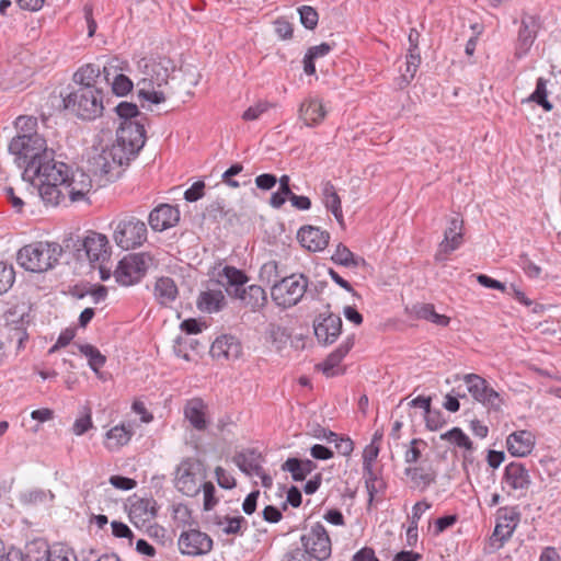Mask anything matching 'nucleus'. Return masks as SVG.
<instances>
[{"mask_svg":"<svg viewBox=\"0 0 561 561\" xmlns=\"http://www.w3.org/2000/svg\"><path fill=\"white\" fill-rule=\"evenodd\" d=\"M62 254V248L56 242H34L24 245L18 252L20 265L33 273H43L53 268Z\"/></svg>","mask_w":561,"mask_h":561,"instance_id":"3","label":"nucleus"},{"mask_svg":"<svg viewBox=\"0 0 561 561\" xmlns=\"http://www.w3.org/2000/svg\"><path fill=\"white\" fill-rule=\"evenodd\" d=\"M133 89V82L131 80L123 75L117 73L114 76L113 82H112V91L118 96H124L127 93H129Z\"/></svg>","mask_w":561,"mask_h":561,"instance_id":"50","label":"nucleus"},{"mask_svg":"<svg viewBox=\"0 0 561 561\" xmlns=\"http://www.w3.org/2000/svg\"><path fill=\"white\" fill-rule=\"evenodd\" d=\"M224 305L225 296L220 289L202 291L197 300L198 309L209 313L219 311Z\"/></svg>","mask_w":561,"mask_h":561,"instance_id":"35","label":"nucleus"},{"mask_svg":"<svg viewBox=\"0 0 561 561\" xmlns=\"http://www.w3.org/2000/svg\"><path fill=\"white\" fill-rule=\"evenodd\" d=\"M298 11L301 24L308 30H313L317 26L319 20V15L316 9L309 5H302Z\"/></svg>","mask_w":561,"mask_h":561,"instance_id":"51","label":"nucleus"},{"mask_svg":"<svg viewBox=\"0 0 561 561\" xmlns=\"http://www.w3.org/2000/svg\"><path fill=\"white\" fill-rule=\"evenodd\" d=\"M440 439L447 440L450 444L467 450L472 449V442L459 427H454L450 431L442 434Z\"/></svg>","mask_w":561,"mask_h":561,"instance_id":"44","label":"nucleus"},{"mask_svg":"<svg viewBox=\"0 0 561 561\" xmlns=\"http://www.w3.org/2000/svg\"><path fill=\"white\" fill-rule=\"evenodd\" d=\"M523 31L528 35H537L541 30V21L539 16L533 14H524L522 19Z\"/></svg>","mask_w":561,"mask_h":561,"instance_id":"55","label":"nucleus"},{"mask_svg":"<svg viewBox=\"0 0 561 561\" xmlns=\"http://www.w3.org/2000/svg\"><path fill=\"white\" fill-rule=\"evenodd\" d=\"M178 547L182 554L204 556L211 551L213 539L197 529L183 530L178 539Z\"/></svg>","mask_w":561,"mask_h":561,"instance_id":"15","label":"nucleus"},{"mask_svg":"<svg viewBox=\"0 0 561 561\" xmlns=\"http://www.w3.org/2000/svg\"><path fill=\"white\" fill-rule=\"evenodd\" d=\"M15 279V272L13 266L0 262V295L7 293L13 285Z\"/></svg>","mask_w":561,"mask_h":561,"instance_id":"48","label":"nucleus"},{"mask_svg":"<svg viewBox=\"0 0 561 561\" xmlns=\"http://www.w3.org/2000/svg\"><path fill=\"white\" fill-rule=\"evenodd\" d=\"M419 445H426L422 439H412L410 443V448L404 454V460L407 463H416L421 458V450Z\"/></svg>","mask_w":561,"mask_h":561,"instance_id":"60","label":"nucleus"},{"mask_svg":"<svg viewBox=\"0 0 561 561\" xmlns=\"http://www.w3.org/2000/svg\"><path fill=\"white\" fill-rule=\"evenodd\" d=\"M79 350L88 358L90 368L94 373L99 374L100 368H102L106 363L105 355L91 344L79 345Z\"/></svg>","mask_w":561,"mask_h":561,"instance_id":"42","label":"nucleus"},{"mask_svg":"<svg viewBox=\"0 0 561 561\" xmlns=\"http://www.w3.org/2000/svg\"><path fill=\"white\" fill-rule=\"evenodd\" d=\"M154 296L160 305L167 306L178 296V287L171 277H160L154 285Z\"/></svg>","mask_w":561,"mask_h":561,"instance_id":"36","label":"nucleus"},{"mask_svg":"<svg viewBox=\"0 0 561 561\" xmlns=\"http://www.w3.org/2000/svg\"><path fill=\"white\" fill-rule=\"evenodd\" d=\"M202 486L204 491V510L210 511L217 504V499L215 497L216 489L211 482H205Z\"/></svg>","mask_w":561,"mask_h":561,"instance_id":"62","label":"nucleus"},{"mask_svg":"<svg viewBox=\"0 0 561 561\" xmlns=\"http://www.w3.org/2000/svg\"><path fill=\"white\" fill-rule=\"evenodd\" d=\"M206 411V403L199 398H194L186 402L184 416L195 430L205 431L208 425Z\"/></svg>","mask_w":561,"mask_h":561,"instance_id":"29","label":"nucleus"},{"mask_svg":"<svg viewBox=\"0 0 561 561\" xmlns=\"http://www.w3.org/2000/svg\"><path fill=\"white\" fill-rule=\"evenodd\" d=\"M502 483L507 485L510 491L516 492L517 496H524L531 484V478L523 463L513 461L505 467Z\"/></svg>","mask_w":561,"mask_h":561,"instance_id":"19","label":"nucleus"},{"mask_svg":"<svg viewBox=\"0 0 561 561\" xmlns=\"http://www.w3.org/2000/svg\"><path fill=\"white\" fill-rule=\"evenodd\" d=\"M508 453L515 457L529 455L535 447V436L531 432L522 430L510 434L506 438Z\"/></svg>","mask_w":561,"mask_h":561,"instance_id":"27","label":"nucleus"},{"mask_svg":"<svg viewBox=\"0 0 561 561\" xmlns=\"http://www.w3.org/2000/svg\"><path fill=\"white\" fill-rule=\"evenodd\" d=\"M354 335L348 336L335 351H333L327 359L321 364V369L327 377H333L336 371L335 368L340 365L342 359L347 355L354 346Z\"/></svg>","mask_w":561,"mask_h":561,"instance_id":"32","label":"nucleus"},{"mask_svg":"<svg viewBox=\"0 0 561 561\" xmlns=\"http://www.w3.org/2000/svg\"><path fill=\"white\" fill-rule=\"evenodd\" d=\"M518 265L531 278L539 277L541 273V268L538 265H536L525 253L519 255Z\"/></svg>","mask_w":561,"mask_h":561,"instance_id":"57","label":"nucleus"},{"mask_svg":"<svg viewBox=\"0 0 561 561\" xmlns=\"http://www.w3.org/2000/svg\"><path fill=\"white\" fill-rule=\"evenodd\" d=\"M243 170V165L240 163L232 164L228 170H226L222 174V182H225L230 187L237 188L240 186V183L232 178L241 173Z\"/></svg>","mask_w":561,"mask_h":561,"instance_id":"63","label":"nucleus"},{"mask_svg":"<svg viewBox=\"0 0 561 561\" xmlns=\"http://www.w3.org/2000/svg\"><path fill=\"white\" fill-rule=\"evenodd\" d=\"M152 262V256L147 252L128 254L118 262L114 277L123 286L134 285L146 275Z\"/></svg>","mask_w":561,"mask_h":561,"instance_id":"8","label":"nucleus"},{"mask_svg":"<svg viewBox=\"0 0 561 561\" xmlns=\"http://www.w3.org/2000/svg\"><path fill=\"white\" fill-rule=\"evenodd\" d=\"M317 469V465L310 459L288 458L283 465L282 470L290 472L295 481H304L306 477Z\"/></svg>","mask_w":561,"mask_h":561,"instance_id":"34","label":"nucleus"},{"mask_svg":"<svg viewBox=\"0 0 561 561\" xmlns=\"http://www.w3.org/2000/svg\"><path fill=\"white\" fill-rule=\"evenodd\" d=\"M62 102L66 110L83 121H94L104 111V93L99 87H77Z\"/></svg>","mask_w":561,"mask_h":561,"instance_id":"2","label":"nucleus"},{"mask_svg":"<svg viewBox=\"0 0 561 561\" xmlns=\"http://www.w3.org/2000/svg\"><path fill=\"white\" fill-rule=\"evenodd\" d=\"M463 221L458 218H451L448 228L445 230L444 240L439 243V250L436 260H443L442 255L449 254L457 250L463 242L462 232Z\"/></svg>","mask_w":561,"mask_h":561,"instance_id":"23","label":"nucleus"},{"mask_svg":"<svg viewBox=\"0 0 561 561\" xmlns=\"http://www.w3.org/2000/svg\"><path fill=\"white\" fill-rule=\"evenodd\" d=\"M259 277L261 282L266 284H275L278 282V278L280 277L278 272V263L274 260L264 263L261 266Z\"/></svg>","mask_w":561,"mask_h":561,"instance_id":"47","label":"nucleus"},{"mask_svg":"<svg viewBox=\"0 0 561 561\" xmlns=\"http://www.w3.org/2000/svg\"><path fill=\"white\" fill-rule=\"evenodd\" d=\"M234 295L240 299L243 307L252 312H257L267 304L265 290L259 285L234 288Z\"/></svg>","mask_w":561,"mask_h":561,"instance_id":"26","label":"nucleus"},{"mask_svg":"<svg viewBox=\"0 0 561 561\" xmlns=\"http://www.w3.org/2000/svg\"><path fill=\"white\" fill-rule=\"evenodd\" d=\"M221 275L225 276L229 285L236 286V288L242 287L248 280L247 275L233 266H225Z\"/></svg>","mask_w":561,"mask_h":561,"instance_id":"49","label":"nucleus"},{"mask_svg":"<svg viewBox=\"0 0 561 561\" xmlns=\"http://www.w3.org/2000/svg\"><path fill=\"white\" fill-rule=\"evenodd\" d=\"M28 71H16L15 69H9L4 72L0 81V87L4 90L14 89L22 85L28 78Z\"/></svg>","mask_w":561,"mask_h":561,"instance_id":"43","label":"nucleus"},{"mask_svg":"<svg viewBox=\"0 0 561 561\" xmlns=\"http://www.w3.org/2000/svg\"><path fill=\"white\" fill-rule=\"evenodd\" d=\"M9 152L14 156L19 168H23V176L34 178L46 172L54 160V151L47 148L46 140L38 134H19L9 144Z\"/></svg>","mask_w":561,"mask_h":561,"instance_id":"1","label":"nucleus"},{"mask_svg":"<svg viewBox=\"0 0 561 561\" xmlns=\"http://www.w3.org/2000/svg\"><path fill=\"white\" fill-rule=\"evenodd\" d=\"M412 310L417 319L430 321L439 327H447L449 324L450 319L447 316L437 313L432 304H416Z\"/></svg>","mask_w":561,"mask_h":561,"instance_id":"38","label":"nucleus"},{"mask_svg":"<svg viewBox=\"0 0 561 561\" xmlns=\"http://www.w3.org/2000/svg\"><path fill=\"white\" fill-rule=\"evenodd\" d=\"M425 422L427 428L431 431H437L445 424V420L440 411L432 409L425 414Z\"/></svg>","mask_w":561,"mask_h":561,"instance_id":"61","label":"nucleus"},{"mask_svg":"<svg viewBox=\"0 0 561 561\" xmlns=\"http://www.w3.org/2000/svg\"><path fill=\"white\" fill-rule=\"evenodd\" d=\"M46 552H49L50 561H78L73 549L61 542L48 547Z\"/></svg>","mask_w":561,"mask_h":561,"instance_id":"45","label":"nucleus"},{"mask_svg":"<svg viewBox=\"0 0 561 561\" xmlns=\"http://www.w3.org/2000/svg\"><path fill=\"white\" fill-rule=\"evenodd\" d=\"M146 142V130L142 124L135 121H123L116 130V140L113 145H118L123 150V156L131 161L139 153Z\"/></svg>","mask_w":561,"mask_h":561,"instance_id":"9","label":"nucleus"},{"mask_svg":"<svg viewBox=\"0 0 561 561\" xmlns=\"http://www.w3.org/2000/svg\"><path fill=\"white\" fill-rule=\"evenodd\" d=\"M210 354L217 359L234 360L242 354L240 341L232 335H222L217 337L211 346Z\"/></svg>","mask_w":561,"mask_h":561,"instance_id":"22","label":"nucleus"},{"mask_svg":"<svg viewBox=\"0 0 561 561\" xmlns=\"http://www.w3.org/2000/svg\"><path fill=\"white\" fill-rule=\"evenodd\" d=\"M65 183L62 187L71 202H80L87 198L92 188V180L89 174L80 169L70 170L67 165Z\"/></svg>","mask_w":561,"mask_h":561,"instance_id":"18","label":"nucleus"},{"mask_svg":"<svg viewBox=\"0 0 561 561\" xmlns=\"http://www.w3.org/2000/svg\"><path fill=\"white\" fill-rule=\"evenodd\" d=\"M342 319L332 312L320 313L313 321V331L318 342L322 345L334 343L342 332Z\"/></svg>","mask_w":561,"mask_h":561,"instance_id":"17","label":"nucleus"},{"mask_svg":"<svg viewBox=\"0 0 561 561\" xmlns=\"http://www.w3.org/2000/svg\"><path fill=\"white\" fill-rule=\"evenodd\" d=\"M3 334L7 343L14 346L15 353L24 350L28 340L26 327L30 323L28 307L25 304L9 308L3 314Z\"/></svg>","mask_w":561,"mask_h":561,"instance_id":"5","label":"nucleus"},{"mask_svg":"<svg viewBox=\"0 0 561 561\" xmlns=\"http://www.w3.org/2000/svg\"><path fill=\"white\" fill-rule=\"evenodd\" d=\"M520 519V513L514 507H501L497 511L496 524L492 537L502 547L513 536Z\"/></svg>","mask_w":561,"mask_h":561,"instance_id":"20","label":"nucleus"},{"mask_svg":"<svg viewBox=\"0 0 561 561\" xmlns=\"http://www.w3.org/2000/svg\"><path fill=\"white\" fill-rule=\"evenodd\" d=\"M139 99L146 100L152 104H160L165 101V95L161 91L154 90V87L139 85Z\"/></svg>","mask_w":561,"mask_h":561,"instance_id":"52","label":"nucleus"},{"mask_svg":"<svg viewBox=\"0 0 561 561\" xmlns=\"http://www.w3.org/2000/svg\"><path fill=\"white\" fill-rule=\"evenodd\" d=\"M331 260L337 264L345 267H356L360 263H364V259L355 256V254L343 243H339L334 253L331 256Z\"/></svg>","mask_w":561,"mask_h":561,"instance_id":"40","label":"nucleus"},{"mask_svg":"<svg viewBox=\"0 0 561 561\" xmlns=\"http://www.w3.org/2000/svg\"><path fill=\"white\" fill-rule=\"evenodd\" d=\"M226 525L222 528V531L227 535H237L242 534V525L247 524L245 519L242 516L237 517H226Z\"/></svg>","mask_w":561,"mask_h":561,"instance_id":"58","label":"nucleus"},{"mask_svg":"<svg viewBox=\"0 0 561 561\" xmlns=\"http://www.w3.org/2000/svg\"><path fill=\"white\" fill-rule=\"evenodd\" d=\"M145 78L138 85L162 87L168 83L171 73L175 70L173 61L168 57L150 59L145 64Z\"/></svg>","mask_w":561,"mask_h":561,"instance_id":"16","label":"nucleus"},{"mask_svg":"<svg viewBox=\"0 0 561 561\" xmlns=\"http://www.w3.org/2000/svg\"><path fill=\"white\" fill-rule=\"evenodd\" d=\"M547 80L538 78L535 91L528 96V102H534L541 106L545 111L550 112L553 108L552 103L548 100Z\"/></svg>","mask_w":561,"mask_h":561,"instance_id":"41","label":"nucleus"},{"mask_svg":"<svg viewBox=\"0 0 561 561\" xmlns=\"http://www.w3.org/2000/svg\"><path fill=\"white\" fill-rule=\"evenodd\" d=\"M92 427H93V423H92V417H91V410H90V408H85L84 415L75 421L73 426H72V432L76 435L81 436Z\"/></svg>","mask_w":561,"mask_h":561,"instance_id":"54","label":"nucleus"},{"mask_svg":"<svg viewBox=\"0 0 561 561\" xmlns=\"http://www.w3.org/2000/svg\"><path fill=\"white\" fill-rule=\"evenodd\" d=\"M218 484L224 489H232L236 486V479L224 468L217 467L215 470Z\"/></svg>","mask_w":561,"mask_h":561,"instance_id":"64","label":"nucleus"},{"mask_svg":"<svg viewBox=\"0 0 561 561\" xmlns=\"http://www.w3.org/2000/svg\"><path fill=\"white\" fill-rule=\"evenodd\" d=\"M113 239L124 250L139 247L147 240V226L140 219L127 216L117 221Z\"/></svg>","mask_w":561,"mask_h":561,"instance_id":"10","label":"nucleus"},{"mask_svg":"<svg viewBox=\"0 0 561 561\" xmlns=\"http://www.w3.org/2000/svg\"><path fill=\"white\" fill-rule=\"evenodd\" d=\"M67 164L58 162L50 164L46 172L38 173L34 178H28L31 181H37L38 191L42 199L47 205L57 206L65 198L66 192L62 187L65 183Z\"/></svg>","mask_w":561,"mask_h":561,"instance_id":"4","label":"nucleus"},{"mask_svg":"<svg viewBox=\"0 0 561 561\" xmlns=\"http://www.w3.org/2000/svg\"><path fill=\"white\" fill-rule=\"evenodd\" d=\"M172 518L178 527L184 528L194 524L191 510L181 503L173 505Z\"/></svg>","mask_w":561,"mask_h":561,"instance_id":"46","label":"nucleus"},{"mask_svg":"<svg viewBox=\"0 0 561 561\" xmlns=\"http://www.w3.org/2000/svg\"><path fill=\"white\" fill-rule=\"evenodd\" d=\"M308 287V278L300 274L282 277L271 287L273 301L283 308L297 305L304 297Z\"/></svg>","mask_w":561,"mask_h":561,"instance_id":"7","label":"nucleus"},{"mask_svg":"<svg viewBox=\"0 0 561 561\" xmlns=\"http://www.w3.org/2000/svg\"><path fill=\"white\" fill-rule=\"evenodd\" d=\"M180 221V209L170 204H160L154 207L148 217V222L153 231H164L174 227Z\"/></svg>","mask_w":561,"mask_h":561,"instance_id":"21","label":"nucleus"},{"mask_svg":"<svg viewBox=\"0 0 561 561\" xmlns=\"http://www.w3.org/2000/svg\"><path fill=\"white\" fill-rule=\"evenodd\" d=\"M70 241L72 242L71 247L77 252L78 260L85 257L91 265L110 260L111 248L105 234L89 231L87 236ZM66 247L70 248V244L68 243Z\"/></svg>","mask_w":561,"mask_h":561,"instance_id":"6","label":"nucleus"},{"mask_svg":"<svg viewBox=\"0 0 561 561\" xmlns=\"http://www.w3.org/2000/svg\"><path fill=\"white\" fill-rule=\"evenodd\" d=\"M133 435L134 430L130 424L116 425L106 432L104 446L110 451H117L130 442Z\"/></svg>","mask_w":561,"mask_h":561,"instance_id":"30","label":"nucleus"},{"mask_svg":"<svg viewBox=\"0 0 561 561\" xmlns=\"http://www.w3.org/2000/svg\"><path fill=\"white\" fill-rule=\"evenodd\" d=\"M15 126L21 134H34L37 126V119L33 116H19Z\"/></svg>","mask_w":561,"mask_h":561,"instance_id":"59","label":"nucleus"},{"mask_svg":"<svg viewBox=\"0 0 561 561\" xmlns=\"http://www.w3.org/2000/svg\"><path fill=\"white\" fill-rule=\"evenodd\" d=\"M471 397L486 407L489 410L500 411L504 401L501 394L495 391L489 382L477 374H467L462 377Z\"/></svg>","mask_w":561,"mask_h":561,"instance_id":"13","label":"nucleus"},{"mask_svg":"<svg viewBox=\"0 0 561 561\" xmlns=\"http://www.w3.org/2000/svg\"><path fill=\"white\" fill-rule=\"evenodd\" d=\"M322 199L324 203V206L328 210H330L337 222L343 226L344 225V218H343V211H342V205H341V198L334 187V185L327 181L322 184Z\"/></svg>","mask_w":561,"mask_h":561,"instance_id":"33","label":"nucleus"},{"mask_svg":"<svg viewBox=\"0 0 561 561\" xmlns=\"http://www.w3.org/2000/svg\"><path fill=\"white\" fill-rule=\"evenodd\" d=\"M271 107V104L266 101H259L254 105L250 106L242 114V119L247 122L256 121L263 113Z\"/></svg>","mask_w":561,"mask_h":561,"instance_id":"53","label":"nucleus"},{"mask_svg":"<svg viewBox=\"0 0 561 561\" xmlns=\"http://www.w3.org/2000/svg\"><path fill=\"white\" fill-rule=\"evenodd\" d=\"M405 476L411 481V486L425 491L436 481L437 472L431 463L422 461L419 466H410L404 469Z\"/></svg>","mask_w":561,"mask_h":561,"instance_id":"25","label":"nucleus"},{"mask_svg":"<svg viewBox=\"0 0 561 561\" xmlns=\"http://www.w3.org/2000/svg\"><path fill=\"white\" fill-rule=\"evenodd\" d=\"M203 479L201 463L193 459H185L176 469L175 488L186 496H194L199 493Z\"/></svg>","mask_w":561,"mask_h":561,"instance_id":"14","label":"nucleus"},{"mask_svg":"<svg viewBox=\"0 0 561 561\" xmlns=\"http://www.w3.org/2000/svg\"><path fill=\"white\" fill-rule=\"evenodd\" d=\"M115 111L123 121H133L139 114L137 105L128 102H121Z\"/></svg>","mask_w":561,"mask_h":561,"instance_id":"56","label":"nucleus"},{"mask_svg":"<svg viewBox=\"0 0 561 561\" xmlns=\"http://www.w3.org/2000/svg\"><path fill=\"white\" fill-rule=\"evenodd\" d=\"M300 542L302 551L311 559L324 561L330 558L332 543L325 527L316 523L308 531L301 535Z\"/></svg>","mask_w":561,"mask_h":561,"instance_id":"12","label":"nucleus"},{"mask_svg":"<svg viewBox=\"0 0 561 561\" xmlns=\"http://www.w3.org/2000/svg\"><path fill=\"white\" fill-rule=\"evenodd\" d=\"M298 113L299 119H301L307 127L318 126L327 115L321 100L317 98L306 99L300 104Z\"/></svg>","mask_w":561,"mask_h":561,"instance_id":"28","label":"nucleus"},{"mask_svg":"<svg viewBox=\"0 0 561 561\" xmlns=\"http://www.w3.org/2000/svg\"><path fill=\"white\" fill-rule=\"evenodd\" d=\"M300 244L309 251L318 252L327 248L330 240V233L318 227L305 226L297 233Z\"/></svg>","mask_w":561,"mask_h":561,"instance_id":"24","label":"nucleus"},{"mask_svg":"<svg viewBox=\"0 0 561 561\" xmlns=\"http://www.w3.org/2000/svg\"><path fill=\"white\" fill-rule=\"evenodd\" d=\"M234 465L247 476L261 472L262 455L255 449H244L237 453L232 458Z\"/></svg>","mask_w":561,"mask_h":561,"instance_id":"31","label":"nucleus"},{"mask_svg":"<svg viewBox=\"0 0 561 561\" xmlns=\"http://www.w3.org/2000/svg\"><path fill=\"white\" fill-rule=\"evenodd\" d=\"M101 77V70L99 66L88 64L80 67L73 73V82L78 87H98V79Z\"/></svg>","mask_w":561,"mask_h":561,"instance_id":"37","label":"nucleus"},{"mask_svg":"<svg viewBox=\"0 0 561 561\" xmlns=\"http://www.w3.org/2000/svg\"><path fill=\"white\" fill-rule=\"evenodd\" d=\"M130 515L142 522H149L157 515V503L152 499H139L131 504Z\"/></svg>","mask_w":561,"mask_h":561,"instance_id":"39","label":"nucleus"},{"mask_svg":"<svg viewBox=\"0 0 561 561\" xmlns=\"http://www.w3.org/2000/svg\"><path fill=\"white\" fill-rule=\"evenodd\" d=\"M123 150L118 148V145H112L103 149L90 159L91 170L94 174L106 176L108 181L114 180L121 174V168L128 165V161L123 156Z\"/></svg>","mask_w":561,"mask_h":561,"instance_id":"11","label":"nucleus"}]
</instances>
